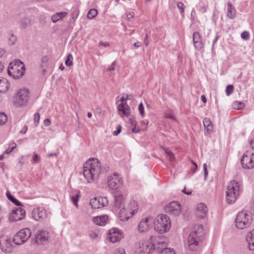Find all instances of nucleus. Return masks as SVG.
Listing matches in <instances>:
<instances>
[{"mask_svg":"<svg viewBox=\"0 0 254 254\" xmlns=\"http://www.w3.org/2000/svg\"><path fill=\"white\" fill-rule=\"evenodd\" d=\"M28 129V127L26 126H24L22 129L20 131V133L24 134L26 132L27 130Z\"/></svg>","mask_w":254,"mask_h":254,"instance_id":"052dcab7","label":"nucleus"},{"mask_svg":"<svg viewBox=\"0 0 254 254\" xmlns=\"http://www.w3.org/2000/svg\"><path fill=\"white\" fill-rule=\"evenodd\" d=\"M234 86L232 85H228L226 88V93L227 96L230 95L233 92Z\"/></svg>","mask_w":254,"mask_h":254,"instance_id":"37998d69","label":"nucleus"},{"mask_svg":"<svg viewBox=\"0 0 254 254\" xmlns=\"http://www.w3.org/2000/svg\"><path fill=\"white\" fill-rule=\"evenodd\" d=\"M44 123L45 126L48 127L51 125V121L49 119H46L44 120Z\"/></svg>","mask_w":254,"mask_h":254,"instance_id":"4d7b16f0","label":"nucleus"},{"mask_svg":"<svg viewBox=\"0 0 254 254\" xmlns=\"http://www.w3.org/2000/svg\"><path fill=\"white\" fill-rule=\"evenodd\" d=\"M133 46L136 48H138L140 47L141 46V42L138 41V42H135V43H134Z\"/></svg>","mask_w":254,"mask_h":254,"instance_id":"69168bd1","label":"nucleus"},{"mask_svg":"<svg viewBox=\"0 0 254 254\" xmlns=\"http://www.w3.org/2000/svg\"><path fill=\"white\" fill-rule=\"evenodd\" d=\"M203 168L204 170V178L205 179L206 178L207 175H208V172L207 170V166L206 164H203Z\"/></svg>","mask_w":254,"mask_h":254,"instance_id":"5fc2aeb1","label":"nucleus"},{"mask_svg":"<svg viewBox=\"0 0 254 254\" xmlns=\"http://www.w3.org/2000/svg\"><path fill=\"white\" fill-rule=\"evenodd\" d=\"M138 109L141 117H144L145 115L143 103L142 102L139 104Z\"/></svg>","mask_w":254,"mask_h":254,"instance_id":"c03bdc74","label":"nucleus"},{"mask_svg":"<svg viewBox=\"0 0 254 254\" xmlns=\"http://www.w3.org/2000/svg\"><path fill=\"white\" fill-rule=\"evenodd\" d=\"M25 71L23 63L19 60H16L9 64L7 73L14 79H19L23 76Z\"/></svg>","mask_w":254,"mask_h":254,"instance_id":"20e7f679","label":"nucleus"},{"mask_svg":"<svg viewBox=\"0 0 254 254\" xmlns=\"http://www.w3.org/2000/svg\"><path fill=\"white\" fill-rule=\"evenodd\" d=\"M5 53V51L3 48L0 47V58L2 57Z\"/></svg>","mask_w":254,"mask_h":254,"instance_id":"338daca9","label":"nucleus"},{"mask_svg":"<svg viewBox=\"0 0 254 254\" xmlns=\"http://www.w3.org/2000/svg\"><path fill=\"white\" fill-rule=\"evenodd\" d=\"M121 129H122L121 126H118L117 127V130L114 131L113 134L114 135H117L118 134H119L121 132Z\"/></svg>","mask_w":254,"mask_h":254,"instance_id":"864d4df0","label":"nucleus"},{"mask_svg":"<svg viewBox=\"0 0 254 254\" xmlns=\"http://www.w3.org/2000/svg\"><path fill=\"white\" fill-rule=\"evenodd\" d=\"M203 123L205 129L208 133H209L213 129V125L210 120L208 118H204L203 120Z\"/></svg>","mask_w":254,"mask_h":254,"instance_id":"c756f323","label":"nucleus"},{"mask_svg":"<svg viewBox=\"0 0 254 254\" xmlns=\"http://www.w3.org/2000/svg\"><path fill=\"white\" fill-rule=\"evenodd\" d=\"M129 123L133 126H136V122L134 118H130L129 119Z\"/></svg>","mask_w":254,"mask_h":254,"instance_id":"6e6d98bb","label":"nucleus"},{"mask_svg":"<svg viewBox=\"0 0 254 254\" xmlns=\"http://www.w3.org/2000/svg\"><path fill=\"white\" fill-rule=\"evenodd\" d=\"M97 10L95 9H91L87 13V17L89 19H92L97 15Z\"/></svg>","mask_w":254,"mask_h":254,"instance_id":"e433bc0d","label":"nucleus"},{"mask_svg":"<svg viewBox=\"0 0 254 254\" xmlns=\"http://www.w3.org/2000/svg\"><path fill=\"white\" fill-rule=\"evenodd\" d=\"M80 191L78 190L77 193L75 195H73L70 197L71 201L77 208L78 207V201Z\"/></svg>","mask_w":254,"mask_h":254,"instance_id":"c9c22d12","label":"nucleus"},{"mask_svg":"<svg viewBox=\"0 0 254 254\" xmlns=\"http://www.w3.org/2000/svg\"><path fill=\"white\" fill-rule=\"evenodd\" d=\"M25 216V210L20 207L12 210L9 215V219L11 221H17L24 218Z\"/></svg>","mask_w":254,"mask_h":254,"instance_id":"dca6fc26","label":"nucleus"},{"mask_svg":"<svg viewBox=\"0 0 254 254\" xmlns=\"http://www.w3.org/2000/svg\"><path fill=\"white\" fill-rule=\"evenodd\" d=\"M108 218V217L107 215L96 216L93 217V221L97 225H103L106 223Z\"/></svg>","mask_w":254,"mask_h":254,"instance_id":"a878e982","label":"nucleus"},{"mask_svg":"<svg viewBox=\"0 0 254 254\" xmlns=\"http://www.w3.org/2000/svg\"><path fill=\"white\" fill-rule=\"evenodd\" d=\"M6 196L7 198L10 200L12 203L17 206H21V203L16 199L13 195H12L9 192H6Z\"/></svg>","mask_w":254,"mask_h":254,"instance_id":"72a5a7b5","label":"nucleus"},{"mask_svg":"<svg viewBox=\"0 0 254 254\" xmlns=\"http://www.w3.org/2000/svg\"><path fill=\"white\" fill-rule=\"evenodd\" d=\"M252 217L248 213L241 211L237 215L235 219L236 226L239 229H244L248 227L251 223Z\"/></svg>","mask_w":254,"mask_h":254,"instance_id":"0eeeda50","label":"nucleus"},{"mask_svg":"<svg viewBox=\"0 0 254 254\" xmlns=\"http://www.w3.org/2000/svg\"><path fill=\"white\" fill-rule=\"evenodd\" d=\"M233 106L234 108L237 110L241 109L244 107V104L242 102H235L233 103Z\"/></svg>","mask_w":254,"mask_h":254,"instance_id":"a19ab883","label":"nucleus"},{"mask_svg":"<svg viewBox=\"0 0 254 254\" xmlns=\"http://www.w3.org/2000/svg\"><path fill=\"white\" fill-rule=\"evenodd\" d=\"M144 44L146 46H147L148 44H149V42L148 41V34L147 33L145 35V38H144Z\"/></svg>","mask_w":254,"mask_h":254,"instance_id":"e2e57ef3","label":"nucleus"},{"mask_svg":"<svg viewBox=\"0 0 254 254\" xmlns=\"http://www.w3.org/2000/svg\"><path fill=\"white\" fill-rule=\"evenodd\" d=\"M132 215V211L128 210V208L126 206H123L119 212L120 218L122 221L128 220Z\"/></svg>","mask_w":254,"mask_h":254,"instance_id":"b1692460","label":"nucleus"},{"mask_svg":"<svg viewBox=\"0 0 254 254\" xmlns=\"http://www.w3.org/2000/svg\"><path fill=\"white\" fill-rule=\"evenodd\" d=\"M242 187L238 181L233 180L227 185L226 200L228 204L234 203L240 194Z\"/></svg>","mask_w":254,"mask_h":254,"instance_id":"7ed1b4c3","label":"nucleus"},{"mask_svg":"<svg viewBox=\"0 0 254 254\" xmlns=\"http://www.w3.org/2000/svg\"><path fill=\"white\" fill-rule=\"evenodd\" d=\"M29 91L26 89L19 90L13 97V103L14 106L19 107L24 106L29 98Z\"/></svg>","mask_w":254,"mask_h":254,"instance_id":"1a4fd4ad","label":"nucleus"},{"mask_svg":"<svg viewBox=\"0 0 254 254\" xmlns=\"http://www.w3.org/2000/svg\"><path fill=\"white\" fill-rule=\"evenodd\" d=\"M31 235V231L30 229H22L14 235L13 241L16 245H21L26 242Z\"/></svg>","mask_w":254,"mask_h":254,"instance_id":"9d476101","label":"nucleus"},{"mask_svg":"<svg viewBox=\"0 0 254 254\" xmlns=\"http://www.w3.org/2000/svg\"><path fill=\"white\" fill-rule=\"evenodd\" d=\"M154 247L158 254H175L173 249L167 248L168 239L163 236L160 235L156 240L154 239Z\"/></svg>","mask_w":254,"mask_h":254,"instance_id":"423d86ee","label":"nucleus"},{"mask_svg":"<svg viewBox=\"0 0 254 254\" xmlns=\"http://www.w3.org/2000/svg\"><path fill=\"white\" fill-rule=\"evenodd\" d=\"M0 247L3 252L9 253L12 251V243L11 241L6 238H0Z\"/></svg>","mask_w":254,"mask_h":254,"instance_id":"412c9836","label":"nucleus"},{"mask_svg":"<svg viewBox=\"0 0 254 254\" xmlns=\"http://www.w3.org/2000/svg\"><path fill=\"white\" fill-rule=\"evenodd\" d=\"M31 214L33 219L37 221L44 220L47 217L46 211L45 209L43 208H37L34 209Z\"/></svg>","mask_w":254,"mask_h":254,"instance_id":"6ab92c4d","label":"nucleus"},{"mask_svg":"<svg viewBox=\"0 0 254 254\" xmlns=\"http://www.w3.org/2000/svg\"><path fill=\"white\" fill-rule=\"evenodd\" d=\"M128 208V210H130L132 211V214L133 215L135 211L137 210V202L134 200H131L129 203L126 206Z\"/></svg>","mask_w":254,"mask_h":254,"instance_id":"2f4dec72","label":"nucleus"},{"mask_svg":"<svg viewBox=\"0 0 254 254\" xmlns=\"http://www.w3.org/2000/svg\"><path fill=\"white\" fill-rule=\"evenodd\" d=\"M49 234L47 231L38 230L35 234L34 243L37 244H46L49 240Z\"/></svg>","mask_w":254,"mask_h":254,"instance_id":"ddd939ff","label":"nucleus"},{"mask_svg":"<svg viewBox=\"0 0 254 254\" xmlns=\"http://www.w3.org/2000/svg\"><path fill=\"white\" fill-rule=\"evenodd\" d=\"M115 64V62H114L112 64L108 67V70H114V67Z\"/></svg>","mask_w":254,"mask_h":254,"instance_id":"0e129e2a","label":"nucleus"},{"mask_svg":"<svg viewBox=\"0 0 254 254\" xmlns=\"http://www.w3.org/2000/svg\"><path fill=\"white\" fill-rule=\"evenodd\" d=\"M10 84L8 81L5 79H0V92L5 93L9 89Z\"/></svg>","mask_w":254,"mask_h":254,"instance_id":"bb28decb","label":"nucleus"},{"mask_svg":"<svg viewBox=\"0 0 254 254\" xmlns=\"http://www.w3.org/2000/svg\"><path fill=\"white\" fill-rule=\"evenodd\" d=\"M78 13L79 11L78 10H74L71 13V18L72 19H76L78 15Z\"/></svg>","mask_w":254,"mask_h":254,"instance_id":"8fccbe9b","label":"nucleus"},{"mask_svg":"<svg viewBox=\"0 0 254 254\" xmlns=\"http://www.w3.org/2000/svg\"><path fill=\"white\" fill-rule=\"evenodd\" d=\"M241 37L244 40H248L249 38V34L247 31H244L241 34Z\"/></svg>","mask_w":254,"mask_h":254,"instance_id":"09e8293b","label":"nucleus"},{"mask_svg":"<svg viewBox=\"0 0 254 254\" xmlns=\"http://www.w3.org/2000/svg\"><path fill=\"white\" fill-rule=\"evenodd\" d=\"M123 184L122 178L118 173H115L108 177L107 184L110 189L117 190Z\"/></svg>","mask_w":254,"mask_h":254,"instance_id":"9b49d317","label":"nucleus"},{"mask_svg":"<svg viewBox=\"0 0 254 254\" xmlns=\"http://www.w3.org/2000/svg\"><path fill=\"white\" fill-rule=\"evenodd\" d=\"M102 173L101 163L96 158L89 159L83 165V174L88 183L97 180Z\"/></svg>","mask_w":254,"mask_h":254,"instance_id":"f257e3e1","label":"nucleus"},{"mask_svg":"<svg viewBox=\"0 0 254 254\" xmlns=\"http://www.w3.org/2000/svg\"><path fill=\"white\" fill-rule=\"evenodd\" d=\"M67 13L64 11L57 12L52 16V21L54 23H56L58 21L63 19L64 17L67 15Z\"/></svg>","mask_w":254,"mask_h":254,"instance_id":"c85d7f7f","label":"nucleus"},{"mask_svg":"<svg viewBox=\"0 0 254 254\" xmlns=\"http://www.w3.org/2000/svg\"><path fill=\"white\" fill-rule=\"evenodd\" d=\"M227 6V16L230 19H234L235 17L236 12L234 6L230 2L228 3Z\"/></svg>","mask_w":254,"mask_h":254,"instance_id":"cd10ccee","label":"nucleus"},{"mask_svg":"<svg viewBox=\"0 0 254 254\" xmlns=\"http://www.w3.org/2000/svg\"><path fill=\"white\" fill-rule=\"evenodd\" d=\"M241 164L242 167L245 169H252L254 167V161L251 156L244 153L241 158Z\"/></svg>","mask_w":254,"mask_h":254,"instance_id":"aec40b11","label":"nucleus"},{"mask_svg":"<svg viewBox=\"0 0 254 254\" xmlns=\"http://www.w3.org/2000/svg\"><path fill=\"white\" fill-rule=\"evenodd\" d=\"M154 229L158 233L162 234L169 231L171 227V222L169 216L165 214H161L156 218L154 221Z\"/></svg>","mask_w":254,"mask_h":254,"instance_id":"39448f33","label":"nucleus"},{"mask_svg":"<svg viewBox=\"0 0 254 254\" xmlns=\"http://www.w3.org/2000/svg\"><path fill=\"white\" fill-rule=\"evenodd\" d=\"M165 117L166 118H168V119H172L173 120H176V119L174 117L173 113L170 112V111H169V112H167L166 113H165Z\"/></svg>","mask_w":254,"mask_h":254,"instance_id":"49530a36","label":"nucleus"},{"mask_svg":"<svg viewBox=\"0 0 254 254\" xmlns=\"http://www.w3.org/2000/svg\"><path fill=\"white\" fill-rule=\"evenodd\" d=\"M108 199L106 197H97L90 199V204L92 208L98 209L107 205Z\"/></svg>","mask_w":254,"mask_h":254,"instance_id":"2eb2a0df","label":"nucleus"},{"mask_svg":"<svg viewBox=\"0 0 254 254\" xmlns=\"http://www.w3.org/2000/svg\"><path fill=\"white\" fill-rule=\"evenodd\" d=\"M193 42L195 48L198 50H201L203 47V44L202 42L201 36L198 32H194L193 33Z\"/></svg>","mask_w":254,"mask_h":254,"instance_id":"5701e85b","label":"nucleus"},{"mask_svg":"<svg viewBox=\"0 0 254 254\" xmlns=\"http://www.w3.org/2000/svg\"><path fill=\"white\" fill-rule=\"evenodd\" d=\"M250 143L251 148L254 150V138L251 139Z\"/></svg>","mask_w":254,"mask_h":254,"instance_id":"774afa93","label":"nucleus"},{"mask_svg":"<svg viewBox=\"0 0 254 254\" xmlns=\"http://www.w3.org/2000/svg\"><path fill=\"white\" fill-rule=\"evenodd\" d=\"M31 20L27 17H23L20 22V26L23 28H26L30 24Z\"/></svg>","mask_w":254,"mask_h":254,"instance_id":"f704fd0d","label":"nucleus"},{"mask_svg":"<svg viewBox=\"0 0 254 254\" xmlns=\"http://www.w3.org/2000/svg\"><path fill=\"white\" fill-rule=\"evenodd\" d=\"M196 210L202 213V215L200 216L202 218L205 216L208 211L206 206L203 203H199L197 205Z\"/></svg>","mask_w":254,"mask_h":254,"instance_id":"7c9ffc66","label":"nucleus"},{"mask_svg":"<svg viewBox=\"0 0 254 254\" xmlns=\"http://www.w3.org/2000/svg\"><path fill=\"white\" fill-rule=\"evenodd\" d=\"M122 237V234L119 229L115 228L110 229L107 235V240L114 243L119 241Z\"/></svg>","mask_w":254,"mask_h":254,"instance_id":"f3484780","label":"nucleus"},{"mask_svg":"<svg viewBox=\"0 0 254 254\" xmlns=\"http://www.w3.org/2000/svg\"><path fill=\"white\" fill-rule=\"evenodd\" d=\"M246 240L248 242L249 250L254 251V229L247 234Z\"/></svg>","mask_w":254,"mask_h":254,"instance_id":"393cba45","label":"nucleus"},{"mask_svg":"<svg viewBox=\"0 0 254 254\" xmlns=\"http://www.w3.org/2000/svg\"><path fill=\"white\" fill-rule=\"evenodd\" d=\"M166 154L167 156L169 157V160L170 161H173L174 160V154L172 152L169 151H166Z\"/></svg>","mask_w":254,"mask_h":254,"instance_id":"de8ad7c7","label":"nucleus"},{"mask_svg":"<svg viewBox=\"0 0 254 254\" xmlns=\"http://www.w3.org/2000/svg\"><path fill=\"white\" fill-rule=\"evenodd\" d=\"M132 131L133 133H138L140 131V129L138 127H136V126H134L132 128Z\"/></svg>","mask_w":254,"mask_h":254,"instance_id":"13d9d810","label":"nucleus"},{"mask_svg":"<svg viewBox=\"0 0 254 254\" xmlns=\"http://www.w3.org/2000/svg\"><path fill=\"white\" fill-rule=\"evenodd\" d=\"M109 45V43L108 42H100L99 44V46H103V47H107Z\"/></svg>","mask_w":254,"mask_h":254,"instance_id":"680f3d73","label":"nucleus"},{"mask_svg":"<svg viewBox=\"0 0 254 254\" xmlns=\"http://www.w3.org/2000/svg\"><path fill=\"white\" fill-rule=\"evenodd\" d=\"M165 211L174 216H178L181 210L180 204L177 201H172L165 207Z\"/></svg>","mask_w":254,"mask_h":254,"instance_id":"4468645a","label":"nucleus"},{"mask_svg":"<svg viewBox=\"0 0 254 254\" xmlns=\"http://www.w3.org/2000/svg\"><path fill=\"white\" fill-rule=\"evenodd\" d=\"M184 4L182 2H178L177 3V7L178 8L181 9V12L182 13L184 12Z\"/></svg>","mask_w":254,"mask_h":254,"instance_id":"3c124183","label":"nucleus"},{"mask_svg":"<svg viewBox=\"0 0 254 254\" xmlns=\"http://www.w3.org/2000/svg\"><path fill=\"white\" fill-rule=\"evenodd\" d=\"M16 146V143H12L10 144V147L7 148L4 152H3V154H9L10 153V152H11L13 149L15 148Z\"/></svg>","mask_w":254,"mask_h":254,"instance_id":"79ce46f5","label":"nucleus"},{"mask_svg":"<svg viewBox=\"0 0 254 254\" xmlns=\"http://www.w3.org/2000/svg\"><path fill=\"white\" fill-rule=\"evenodd\" d=\"M89 237L92 240H98L99 239L98 233L95 231H90L89 232Z\"/></svg>","mask_w":254,"mask_h":254,"instance_id":"58836bf2","label":"nucleus"},{"mask_svg":"<svg viewBox=\"0 0 254 254\" xmlns=\"http://www.w3.org/2000/svg\"><path fill=\"white\" fill-rule=\"evenodd\" d=\"M203 227L200 224H196L190 234L188 239V247L190 251L196 249L198 244L203 236Z\"/></svg>","mask_w":254,"mask_h":254,"instance_id":"f03ea898","label":"nucleus"},{"mask_svg":"<svg viewBox=\"0 0 254 254\" xmlns=\"http://www.w3.org/2000/svg\"><path fill=\"white\" fill-rule=\"evenodd\" d=\"M73 57L71 54H68L65 61L66 65L69 66L72 64Z\"/></svg>","mask_w":254,"mask_h":254,"instance_id":"ea45409f","label":"nucleus"},{"mask_svg":"<svg viewBox=\"0 0 254 254\" xmlns=\"http://www.w3.org/2000/svg\"><path fill=\"white\" fill-rule=\"evenodd\" d=\"M114 195V200L113 202V205L116 209L119 210L122 206H124L123 195L120 192L116 191Z\"/></svg>","mask_w":254,"mask_h":254,"instance_id":"4be33fe9","label":"nucleus"},{"mask_svg":"<svg viewBox=\"0 0 254 254\" xmlns=\"http://www.w3.org/2000/svg\"><path fill=\"white\" fill-rule=\"evenodd\" d=\"M7 38L9 45L13 46L16 44L17 41V37L13 33H8Z\"/></svg>","mask_w":254,"mask_h":254,"instance_id":"473e14b6","label":"nucleus"},{"mask_svg":"<svg viewBox=\"0 0 254 254\" xmlns=\"http://www.w3.org/2000/svg\"><path fill=\"white\" fill-rule=\"evenodd\" d=\"M33 160L34 161V162L37 163L39 162V161L40 160V157L36 153H34V155L33 156Z\"/></svg>","mask_w":254,"mask_h":254,"instance_id":"603ef678","label":"nucleus"},{"mask_svg":"<svg viewBox=\"0 0 254 254\" xmlns=\"http://www.w3.org/2000/svg\"><path fill=\"white\" fill-rule=\"evenodd\" d=\"M128 99V95L126 97L123 96L121 98L122 102L118 106V111L122 117L125 116L128 117L130 115V107L127 104V100Z\"/></svg>","mask_w":254,"mask_h":254,"instance_id":"f8f14e48","label":"nucleus"},{"mask_svg":"<svg viewBox=\"0 0 254 254\" xmlns=\"http://www.w3.org/2000/svg\"><path fill=\"white\" fill-rule=\"evenodd\" d=\"M40 118V116L39 113H35L34 115V124H35V126H37L38 125L39 123Z\"/></svg>","mask_w":254,"mask_h":254,"instance_id":"a18cd8bd","label":"nucleus"},{"mask_svg":"<svg viewBox=\"0 0 254 254\" xmlns=\"http://www.w3.org/2000/svg\"><path fill=\"white\" fill-rule=\"evenodd\" d=\"M154 222V220L151 217H147L144 219H142L138 226V231L142 233L147 231Z\"/></svg>","mask_w":254,"mask_h":254,"instance_id":"a211bd4d","label":"nucleus"},{"mask_svg":"<svg viewBox=\"0 0 254 254\" xmlns=\"http://www.w3.org/2000/svg\"><path fill=\"white\" fill-rule=\"evenodd\" d=\"M160 236H151L149 242L143 241L141 242V243H139L140 246L138 248L139 254H149L152 251L156 250V248L153 246L155 243L154 239L156 240Z\"/></svg>","mask_w":254,"mask_h":254,"instance_id":"6e6552de","label":"nucleus"},{"mask_svg":"<svg viewBox=\"0 0 254 254\" xmlns=\"http://www.w3.org/2000/svg\"><path fill=\"white\" fill-rule=\"evenodd\" d=\"M134 13L133 12H129L127 14V17L128 19H130L133 17L134 16Z\"/></svg>","mask_w":254,"mask_h":254,"instance_id":"bf43d9fd","label":"nucleus"},{"mask_svg":"<svg viewBox=\"0 0 254 254\" xmlns=\"http://www.w3.org/2000/svg\"><path fill=\"white\" fill-rule=\"evenodd\" d=\"M7 121L6 114L3 112L0 113V126L4 125Z\"/></svg>","mask_w":254,"mask_h":254,"instance_id":"4c0bfd02","label":"nucleus"}]
</instances>
